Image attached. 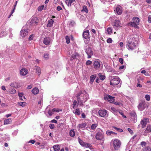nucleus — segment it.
Listing matches in <instances>:
<instances>
[{"instance_id":"40","label":"nucleus","mask_w":151,"mask_h":151,"mask_svg":"<svg viewBox=\"0 0 151 151\" xmlns=\"http://www.w3.org/2000/svg\"><path fill=\"white\" fill-rule=\"evenodd\" d=\"M65 39L66 40V42L67 44H69L70 43V39L69 37L68 36H66L65 37Z\"/></svg>"},{"instance_id":"3","label":"nucleus","mask_w":151,"mask_h":151,"mask_svg":"<svg viewBox=\"0 0 151 151\" xmlns=\"http://www.w3.org/2000/svg\"><path fill=\"white\" fill-rule=\"evenodd\" d=\"M111 146L113 147L115 150H117L120 148L121 142L120 141L117 139H115L114 140H112L111 142Z\"/></svg>"},{"instance_id":"2","label":"nucleus","mask_w":151,"mask_h":151,"mask_svg":"<svg viewBox=\"0 0 151 151\" xmlns=\"http://www.w3.org/2000/svg\"><path fill=\"white\" fill-rule=\"evenodd\" d=\"M127 43V47L129 50H132L135 48L137 41L133 36H130L128 37Z\"/></svg>"},{"instance_id":"38","label":"nucleus","mask_w":151,"mask_h":151,"mask_svg":"<svg viewBox=\"0 0 151 151\" xmlns=\"http://www.w3.org/2000/svg\"><path fill=\"white\" fill-rule=\"evenodd\" d=\"M97 124H93L91 126V128L93 130L95 129L97 127Z\"/></svg>"},{"instance_id":"45","label":"nucleus","mask_w":151,"mask_h":151,"mask_svg":"<svg viewBox=\"0 0 151 151\" xmlns=\"http://www.w3.org/2000/svg\"><path fill=\"white\" fill-rule=\"evenodd\" d=\"M141 73L144 74L145 76H147L149 75V74L147 72H146L145 70H143L141 72Z\"/></svg>"},{"instance_id":"8","label":"nucleus","mask_w":151,"mask_h":151,"mask_svg":"<svg viewBox=\"0 0 151 151\" xmlns=\"http://www.w3.org/2000/svg\"><path fill=\"white\" fill-rule=\"evenodd\" d=\"M85 52L88 55V58H91V56L93 54V51L92 49L90 47L86 48V49Z\"/></svg>"},{"instance_id":"17","label":"nucleus","mask_w":151,"mask_h":151,"mask_svg":"<svg viewBox=\"0 0 151 151\" xmlns=\"http://www.w3.org/2000/svg\"><path fill=\"white\" fill-rule=\"evenodd\" d=\"M115 11L118 14H121L122 12V7L120 6H118L116 7Z\"/></svg>"},{"instance_id":"14","label":"nucleus","mask_w":151,"mask_h":151,"mask_svg":"<svg viewBox=\"0 0 151 151\" xmlns=\"http://www.w3.org/2000/svg\"><path fill=\"white\" fill-rule=\"evenodd\" d=\"M100 61L99 60H97L94 61L93 63V66L94 68L98 69L99 68L100 66Z\"/></svg>"},{"instance_id":"5","label":"nucleus","mask_w":151,"mask_h":151,"mask_svg":"<svg viewBox=\"0 0 151 151\" xmlns=\"http://www.w3.org/2000/svg\"><path fill=\"white\" fill-rule=\"evenodd\" d=\"M120 79L118 76H112L110 82V85L116 86L120 83Z\"/></svg>"},{"instance_id":"4","label":"nucleus","mask_w":151,"mask_h":151,"mask_svg":"<svg viewBox=\"0 0 151 151\" xmlns=\"http://www.w3.org/2000/svg\"><path fill=\"white\" fill-rule=\"evenodd\" d=\"M97 133L96 136V138L97 140H104V134L100 128L97 129Z\"/></svg>"},{"instance_id":"13","label":"nucleus","mask_w":151,"mask_h":151,"mask_svg":"<svg viewBox=\"0 0 151 151\" xmlns=\"http://www.w3.org/2000/svg\"><path fill=\"white\" fill-rule=\"evenodd\" d=\"M83 36L84 38L86 39L90 38L89 32L88 30L84 31L83 34Z\"/></svg>"},{"instance_id":"6","label":"nucleus","mask_w":151,"mask_h":151,"mask_svg":"<svg viewBox=\"0 0 151 151\" xmlns=\"http://www.w3.org/2000/svg\"><path fill=\"white\" fill-rule=\"evenodd\" d=\"M112 25L116 30H118L121 27V23L119 20L115 19Z\"/></svg>"},{"instance_id":"27","label":"nucleus","mask_w":151,"mask_h":151,"mask_svg":"<svg viewBox=\"0 0 151 151\" xmlns=\"http://www.w3.org/2000/svg\"><path fill=\"white\" fill-rule=\"evenodd\" d=\"M54 21L52 19H50L48 22L47 26L48 27H51Z\"/></svg>"},{"instance_id":"41","label":"nucleus","mask_w":151,"mask_h":151,"mask_svg":"<svg viewBox=\"0 0 151 151\" xmlns=\"http://www.w3.org/2000/svg\"><path fill=\"white\" fill-rule=\"evenodd\" d=\"M112 30L110 27L108 28L107 29V31L109 35H110L112 33Z\"/></svg>"},{"instance_id":"55","label":"nucleus","mask_w":151,"mask_h":151,"mask_svg":"<svg viewBox=\"0 0 151 151\" xmlns=\"http://www.w3.org/2000/svg\"><path fill=\"white\" fill-rule=\"evenodd\" d=\"M54 125L53 124H50L49 127L51 129H53L54 128Z\"/></svg>"},{"instance_id":"36","label":"nucleus","mask_w":151,"mask_h":151,"mask_svg":"<svg viewBox=\"0 0 151 151\" xmlns=\"http://www.w3.org/2000/svg\"><path fill=\"white\" fill-rule=\"evenodd\" d=\"M143 151H151V148L148 146L144 148L143 150Z\"/></svg>"},{"instance_id":"9","label":"nucleus","mask_w":151,"mask_h":151,"mask_svg":"<svg viewBox=\"0 0 151 151\" xmlns=\"http://www.w3.org/2000/svg\"><path fill=\"white\" fill-rule=\"evenodd\" d=\"M146 103L145 101H142L138 105L137 107L140 111L143 110L145 108Z\"/></svg>"},{"instance_id":"49","label":"nucleus","mask_w":151,"mask_h":151,"mask_svg":"<svg viewBox=\"0 0 151 151\" xmlns=\"http://www.w3.org/2000/svg\"><path fill=\"white\" fill-rule=\"evenodd\" d=\"M76 54H73L72 56L70 58V60H72L73 59H74L76 58Z\"/></svg>"},{"instance_id":"61","label":"nucleus","mask_w":151,"mask_h":151,"mask_svg":"<svg viewBox=\"0 0 151 151\" xmlns=\"http://www.w3.org/2000/svg\"><path fill=\"white\" fill-rule=\"evenodd\" d=\"M62 8L60 6H58L57 7V9L58 11H60L62 10Z\"/></svg>"},{"instance_id":"62","label":"nucleus","mask_w":151,"mask_h":151,"mask_svg":"<svg viewBox=\"0 0 151 151\" xmlns=\"http://www.w3.org/2000/svg\"><path fill=\"white\" fill-rule=\"evenodd\" d=\"M52 112H58V111L56 109L54 108L52 109Z\"/></svg>"},{"instance_id":"26","label":"nucleus","mask_w":151,"mask_h":151,"mask_svg":"<svg viewBox=\"0 0 151 151\" xmlns=\"http://www.w3.org/2000/svg\"><path fill=\"white\" fill-rule=\"evenodd\" d=\"M133 21L137 25L139 24V19L137 17H135L133 19Z\"/></svg>"},{"instance_id":"21","label":"nucleus","mask_w":151,"mask_h":151,"mask_svg":"<svg viewBox=\"0 0 151 151\" xmlns=\"http://www.w3.org/2000/svg\"><path fill=\"white\" fill-rule=\"evenodd\" d=\"M32 92L35 95L39 93V90L37 88H35L32 90Z\"/></svg>"},{"instance_id":"23","label":"nucleus","mask_w":151,"mask_h":151,"mask_svg":"<svg viewBox=\"0 0 151 151\" xmlns=\"http://www.w3.org/2000/svg\"><path fill=\"white\" fill-rule=\"evenodd\" d=\"M78 139L80 144L82 146H85L86 143L83 142L82 139H81L79 137H78Z\"/></svg>"},{"instance_id":"51","label":"nucleus","mask_w":151,"mask_h":151,"mask_svg":"<svg viewBox=\"0 0 151 151\" xmlns=\"http://www.w3.org/2000/svg\"><path fill=\"white\" fill-rule=\"evenodd\" d=\"M112 40L111 38H109L107 40V42L108 43H111L112 42Z\"/></svg>"},{"instance_id":"48","label":"nucleus","mask_w":151,"mask_h":151,"mask_svg":"<svg viewBox=\"0 0 151 151\" xmlns=\"http://www.w3.org/2000/svg\"><path fill=\"white\" fill-rule=\"evenodd\" d=\"M19 104L20 105V106H22L23 107H24V106H25V104H26V103L24 102H21L19 103Z\"/></svg>"},{"instance_id":"47","label":"nucleus","mask_w":151,"mask_h":151,"mask_svg":"<svg viewBox=\"0 0 151 151\" xmlns=\"http://www.w3.org/2000/svg\"><path fill=\"white\" fill-rule=\"evenodd\" d=\"M44 6L43 5L40 6L38 9L39 11H41L43 9Z\"/></svg>"},{"instance_id":"54","label":"nucleus","mask_w":151,"mask_h":151,"mask_svg":"<svg viewBox=\"0 0 151 151\" xmlns=\"http://www.w3.org/2000/svg\"><path fill=\"white\" fill-rule=\"evenodd\" d=\"M33 35H31L29 36V40H31L33 39Z\"/></svg>"},{"instance_id":"52","label":"nucleus","mask_w":151,"mask_h":151,"mask_svg":"<svg viewBox=\"0 0 151 151\" xmlns=\"http://www.w3.org/2000/svg\"><path fill=\"white\" fill-rule=\"evenodd\" d=\"M48 114L50 116H51L53 114V112L51 110H49L48 112Z\"/></svg>"},{"instance_id":"11","label":"nucleus","mask_w":151,"mask_h":151,"mask_svg":"<svg viewBox=\"0 0 151 151\" xmlns=\"http://www.w3.org/2000/svg\"><path fill=\"white\" fill-rule=\"evenodd\" d=\"M29 31V30L28 29H22L20 32L21 36L22 37H24L28 35V33Z\"/></svg>"},{"instance_id":"63","label":"nucleus","mask_w":151,"mask_h":151,"mask_svg":"<svg viewBox=\"0 0 151 151\" xmlns=\"http://www.w3.org/2000/svg\"><path fill=\"white\" fill-rule=\"evenodd\" d=\"M51 122L53 123H57V121L55 119H53L51 121Z\"/></svg>"},{"instance_id":"29","label":"nucleus","mask_w":151,"mask_h":151,"mask_svg":"<svg viewBox=\"0 0 151 151\" xmlns=\"http://www.w3.org/2000/svg\"><path fill=\"white\" fill-rule=\"evenodd\" d=\"M53 148L55 151H58L60 149V146L58 145L53 146Z\"/></svg>"},{"instance_id":"32","label":"nucleus","mask_w":151,"mask_h":151,"mask_svg":"<svg viewBox=\"0 0 151 151\" xmlns=\"http://www.w3.org/2000/svg\"><path fill=\"white\" fill-rule=\"evenodd\" d=\"M86 126V124L85 123H82L79 125V127L82 129H83Z\"/></svg>"},{"instance_id":"35","label":"nucleus","mask_w":151,"mask_h":151,"mask_svg":"<svg viewBox=\"0 0 151 151\" xmlns=\"http://www.w3.org/2000/svg\"><path fill=\"white\" fill-rule=\"evenodd\" d=\"M98 75L101 80L103 81L105 79V76H104L101 75V73H99Z\"/></svg>"},{"instance_id":"15","label":"nucleus","mask_w":151,"mask_h":151,"mask_svg":"<svg viewBox=\"0 0 151 151\" xmlns=\"http://www.w3.org/2000/svg\"><path fill=\"white\" fill-rule=\"evenodd\" d=\"M51 42L50 38L49 37H45L43 40V43L45 45H48L50 44Z\"/></svg>"},{"instance_id":"42","label":"nucleus","mask_w":151,"mask_h":151,"mask_svg":"<svg viewBox=\"0 0 151 151\" xmlns=\"http://www.w3.org/2000/svg\"><path fill=\"white\" fill-rule=\"evenodd\" d=\"M49 55L48 53H45L44 55V57L45 59H48L49 58Z\"/></svg>"},{"instance_id":"64","label":"nucleus","mask_w":151,"mask_h":151,"mask_svg":"<svg viewBox=\"0 0 151 151\" xmlns=\"http://www.w3.org/2000/svg\"><path fill=\"white\" fill-rule=\"evenodd\" d=\"M146 2L148 3V4H151V0H146Z\"/></svg>"},{"instance_id":"59","label":"nucleus","mask_w":151,"mask_h":151,"mask_svg":"<svg viewBox=\"0 0 151 151\" xmlns=\"http://www.w3.org/2000/svg\"><path fill=\"white\" fill-rule=\"evenodd\" d=\"M128 130L131 134H132L133 133L132 130L129 128L128 129Z\"/></svg>"},{"instance_id":"39","label":"nucleus","mask_w":151,"mask_h":151,"mask_svg":"<svg viewBox=\"0 0 151 151\" xmlns=\"http://www.w3.org/2000/svg\"><path fill=\"white\" fill-rule=\"evenodd\" d=\"M131 115L132 117H134V118L135 120H136V119H137V117L136 114L135 112H133L131 113Z\"/></svg>"},{"instance_id":"44","label":"nucleus","mask_w":151,"mask_h":151,"mask_svg":"<svg viewBox=\"0 0 151 151\" xmlns=\"http://www.w3.org/2000/svg\"><path fill=\"white\" fill-rule=\"evenodd\" d=\"M92 63V62L91 61L89 60H87L86 63V65H90Z\"/></svg>"},{"instance_id":"50","label":"nucleus","mask_w":151,"mask_h":151,"mask_svg":"<svg viewBox=\"0 0 151 151\" xmlns=\"http://www.w3.org/2000/svg\"><path fill=\"white\" fill-rule=\"evenodd\" d=\"M141 145L142 147L145 146L146 145V143L145 142H142L141 143Z\"/></svg>"},{"instance_id":"19","label":"nucleus","mask_w":151,"mask_h":151,"mask_svg":"<svg viewBox=\"0 0 151 151\" xmlns=\"http://www.w3.org/2000/svg\"><path fill=\"white\" fill-rule=\"evenodd\" d=\"M151 132V125L150 124L148 125L146 130L144 132V134L145 135L147 132Z\"/></svg>"},{"instance_id":"57","label":"nucleus","mask_w":151,"mask_h":151,"mask_svg":"<svg viewBox=\"0 0 151 151\" xmlns=\"http://www.w3.org/2000/svg\"><path fill=\"white\" fill-rule=\"evenodd\" d=\"M148 21L150 23H151V15H149L148 18Z\"/></svg>"},{"instance_id":"34","label":"nucleus","mask_w":151,"mask_h":151,"mask_svg":"<svg viewBox=\"0 0 151 151\" xmlns=\"http://www.w3.org/2000/svg\"><path fill=\"white\" fill-rule=\"evenodd\" d=\"M82 11H84L86 13H88V10L87 6L85 5L83 6V9L82 10Z\"/></svg>"},{"instance_id":"20","label":"nucleus","mask_w":151,"mask_h":151,"mask_svg":"<svg viewBox=\"0 0 151 151\" xmlns=\"http://www.w3.org/2000/svg\"><path fill=\"white\" fill-rule=\"evenodd\" d=\"M76 109L75 111H73V112L76 115H79L81 114L80 110L79 108H77V109Z\"/></svg>"},{"instance_id":"1","label":"nucleus","mask_w":151,"mask_h":151,"mask_svg":"<svg viewBox=\"0 0 151 151\" xmlns=\"http://www.w3.org/2000/svg\"><path fill=\"white\" fill-rule=\"evenodd\" d=\"M77 100H74L73 101L72 104L73 108L75 109L78 105L80 106H83V102H85L89 98V95L87 93L84 91H81L78 93L76 96Z\"/></svg>"},{"instance_id":"30","label":"nucleus","mask_w":151,"mask_h":151,"mask_svg":"<svg viewBox=\"0 0 151 151\" xmlns=\"http://www.w3.org/2000/svg\"><path fill=\"white\" fill-rule=\"evenodd\" d=\"M96 76V75H92L90 76V80L91 83H92L93 82Z\"/></svg>"},{"instance_id":"10","label":"nucleus","mask_w":151,"mask_h":151,"mask_svg":"<svg viewBox=\"0 0 151 151\" xmlns=\"http://www.w3.org/2000/svg\"><path fill=\"white\" fill-rule=\"evenodd\" d=\"M114 97H112L109 95L105 96L104 99L105 100L108 101L110 103H112L114 101Z\"/></svg>"},{"instance_id":"12","label":"nucleus","mask_w":151,"mask_h":151,"mask_svg":"<svg viewBox=\"0 0 151 151\" xmlns=\"http://www.w3.org/2000/svg\"><path fill=\"white\" fill-rule=\"evenodd\" d=\"M107 111L105 109H100L99 111V114L101 117H104L106 114Z\"/></svg>"},{"instance_id":"16","label":"nucleus","mask_w":151,"mask_h":151,"mask_svg":"<svg viewBox=\"0 0 151 151\" xmlns=\"http://www.w3.org/2000/svg\"><path fill=\"white\" fill-rule=\"evenodd\" d=\"M30 23L32 25H35L38 23L37 19L36 17H33L30 21Z\"/></svg>"},{"instance_id":"60","label":"nucleus","mask_w":151,"mask_h":151,"mask_svg":"<svg viewBox=\"0 0 151 151\" xmlns=\"http://www.w3.org/2000/svg\"><path fill=\"white\" fill-rule=\"evenodd\" d=\"M18 94L19 97H22L23 95V94L22 93H19Z\"/></svg>"},{"instance_id":"33","label":"nucleus","mask_w":151,"mask_h":151,"mask_svg":"<svg viewBox=\"0 0 151 151\" xmlns=\"http://www.w3.org/2000/svg\"><path fill=\"white\" fill-rule=\"evenodd\" d=\"M69 134L71 137H74L75 135V132L74 129L71 130L69 132Z\"/></svg>"},{"instance_id":"18","label":"nucleus","mask_w":151,"mask_h":151,"mask_svg":"<svg viewBox=\"0 0 151 151\" xmlns=\"http://www.w3.org/2000/svg\"><path fill=\"white\" fill-rule=\"evenodd\" d=\"M27 73V70L25 68H22L20 71V74L22 76H25Z\"/></svg>"},{"instance_id":"53","label":"nucleus","mask_w":151,"mask_h":151,"mask_svg":"<svg viewBox=\"0 0 151 151\" xmlns=\"http://www.w3.org/2000/svg\"><path fill=\"white\" fill-rule=\"evenodd\" d=\"M119 61L121 63V64H122L123 63V60L122 58H120L119 59Z\"/></svg>"},{"instance_id":"24","label":"nucleus","mask_w":151,"mask_h":151,"mask_svg":"<svg viewBox=\"0 0 151 151\" xmlns=\"http://www.w3.org/2000/svg\"><path fill=\"white\" fill-rule=\"evenodd\" d=\"M35 69L36 70V73L38 75H40L41 74V70L39 67H36Z\"/></svg>"},{"instance_id":"28","label":"nucleus","mask_w":151,"mask_h":151,"mask_svg":"<svg viewBox=\"0 0 151 151\" xmlns=\"http://www.w3.org/2000/svg\"><path fill=\"white\" fill-rule=\"evenodd\" d=\"M12 122V120L10 118H9L6 119L4 121V124H9Z\"/></svg>"},{"instance_id":"58","label":"nucleus","mask_w":151,"mask_h":151,"mask_svg":"<svg viewBox=\"0 0 151 151\" xmlns=\"http://www.w3.org/2000/svg\"><path fill=\"white\" fill-rule=\"evenodd\" d=\"M35 142V141L34 140H30L29 141L28 143H31L32 144H34Z\"/></svg>"},{"instance_id":"22","label":"nucleus","mask_w":151,"mask_h":151,"mask_svg":"<svg viewBox=\"0 0 151 151\" xmlns=\"http://www.w3.org/2000/svg\"><path fill=\"white\" fill-rule=\"evenodd\" d=\"M129 24L130 26H131L132 27H134L135 28H137L138 27V25L134 21L131 22L129 23Z\"/></svg>"},{"instance_id":"7","label":"nucleus","mask_w":151,"mask_h":151,"mask_svg":"<svg viewBox=\"0 0 151 151\" xmlns=\"http://www.w3.org/2000/svg\"><path fill=\"white\" fill-rule=\"evenodd\" d=\"M149 121L148 118L144 117L142 119L140 122V124L142 125V128L145 127Z\"/></svg>"},{"instance_id":"43","label":"nucleus","mask_w":151,"mask_h":151,"mask_svg":"<svg viewBox=\"0 0 151 151\" xmlns=\"http://www.w3.org/2000/svg\"><path fill=\"white\" fill-rule=\"evenodd\" d=\"M145 98L147 101H149L150 100V96L149 95L147 94L145 96Z\"/></svg>"},{"instance_id":"46","label":"nucleus","mask_w":151,"mask_h":151,"mask_svg":"<svg viewBox=\"0 0 151 151\" xmlns=\"http://www.w3.org/2000/svg\"><path fill=\"white\" fill-rule=\"evenodd\" d=\"M109 69H108V71L109 72H114V70L112 68L110 67H109Z\"/></svg>"},{"instance_id":"56","label":"nucleus","mask_w":151,"mask_h":151,"mask_svg":"<svg viewBox=\"0 0 151 151\" xmlns=\"http://www.w3.org/2000/svg\"><path fill=\"white\" fill-rule=\"evenodd\" d=\"M91 146L90 144L88 143H86L85 146V147H89Z\"/></svg>"},{"instance_id":"25","label":"nucleus","mask_w":151,"mask_h":151,"mask_svg":"<svg viewBox=\"0 0 151 151\" xmlns=\"http://www.w3.org/2000/svg\"><path fill=\"white\" fill-rule=\"evenodd\" d=\"M75 0H66L65 2L66 4L68 6H71V4Z\"/></svg>"},{"instance_id":"37","label":"nucleus","mask_w":151,"mask_h":151,"mask_svg":"<svg viewBox=\"0 0 151 151\" xmlns=\"http://www.w3.org/2000/svg\"><path fill=\"white\" fill-rule=\"evenodd\" d=\"M16 92V90L14 88H11L9 89V92L11 94L15 93Z\"/></svg>"},{"instance_id":"31","label":"nucleus","mask_w":151,"mask_h":151,"mask_svg":"<svg viewBox=\"0 0 151 151\" xmlns=\"http://www.w3.org/2000/svg\"><path fill=\"white\" fill-rule=\"evenodd\" d=\"M106 134L108 135H110L111 134H116V133L113 132L111 131L108 130L106 131Z\"/></svg>"}]
</instances>
